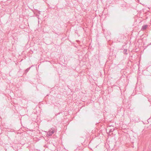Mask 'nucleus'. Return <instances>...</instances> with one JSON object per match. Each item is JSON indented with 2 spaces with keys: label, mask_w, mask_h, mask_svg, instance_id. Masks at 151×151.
<instances>
[{
  "label": "nucleus",
  "mask_w": 151,
  "mask_h": 151,
  "mask_svg": "<svg viewBox=\"0 0 151 151\" xmlns=\"http://www.w3.org/2000/svg\"><path fill=\"white\" fill-rule=\"evenodd\" d=\"M55 131L56 129L55 128H52L47 133V136L49 137L51 136Z\"/></svg>",
  "instance_id": "nucleus-1"
},
{
  "label": "nucleus",
  "mask_w": 151,
  "mask_h": 151,
  "mask_svg": "<svg viewBox=\"0 0 151 151\" xmlns=\"http://www.w3.org/2000/svg\"><path fill=\"white\" fill-rule=\"evenodd\" d=\"M110 131H109V132H111V129H110Z\"/></svg>",
  "instance_id": "nucleus-7"
},
{
  "label": "nucleus",
  "mask_w": 151,
  "mask_h": 151,
  "mask_svg": "<svg viewBox=\"0 0 151 151\" xmlns=\"http://www.w3.org/2000/svg\"><path fill=\"white\" fill-rule=\"evenodd\" d=\"M148 101H149V102H150V101H151L150 100V99H149Z\"/></svg>",
  "instance_id": "nucleus-6"
},
{
  "label": "nucleus",
  "mask_w": 151,
  "mask_h": 151,
  "mask_svg": "<svg viewBox=\"0 0 151 151\" xmlns=\"http://www.w3.org/2000/svg\"><path fill=\"white\" fill-rule=\"evenodd\" d=\"M148 26L147 25H143L142 26L141 28V30H143L146 29L148 27Z\"/></svg>",
  "instance_id": "nucleus-2"
},
{
  "label": "nucleus",
  "mask_w": 151,
  "mask_h": 151,
  "mask_svg": "<svg viewBox=\"0 0 151 151\" xmlns=\"http://www.w3.org/2000/svg\"><path fill=\"white\" fill-rule=\"evenodd\" d=\"M30 68H31V67H30L27 68V69L25 71V73H27L29 71V70L30 69Z\"/></svg>",
  "instance_id": "nucleus-3"
},
{
  "label": "nucleus",
  "mask_w": 151,
  "mask_h": 151,
  "mask_svg": "<svg viewBox=\"0 0 151 151\" xmlns=\"http://www.w3.org/2000/svg\"><path fill=\"white\" fill-rule=\"evenodd\" d=\"M127 49H124V54H127V53H126V52H127Z\"/></svg>",
  "instance_id": "nucleus-4"
},
{
  "label": "nucleus",
  "mask_w": 151,
  "mask_h": 151,
  "mask_svg": "<svg viewBox=\"0 0 151 151\" xmlns=\"http://www.w3.org/2000/svg\"><path fill=\"white\" fill-rule=\"evenodd\" d=\"M61 113V112H59L58 113L56 114H55L56 116H57L58 115L60 114Z\"/></svg>",
  "instance_id": "nucleus-5"
}]
</instances>
